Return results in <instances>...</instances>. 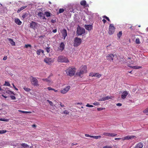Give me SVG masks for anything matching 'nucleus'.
I'll use <instances>...</instances> for the list:
<instances>
[{"mask_svg":"<svg viewBox=\"0 0 148 148\" xmlns=\"http://www.w3.org/2000/svg\"><path fill=\"white\" fill-rule=\"evenodd\" d=\"M87 66L86 65L82 66L79 70L76 72V75L77 76L82 77L83 74L87 72Z\"/></svg>","mask_w":148,"mask_h":148,"instance_id":"f257e3e1","label":"nucleus"},{"mask_svg":"<svg viewBox=\"0 0 148 148\" xmlns=\"http://www.w3.org/2000/svg\"><path fill=\"white\" fill-rule=\"evenodd\" d=\"M76 71L75 68L70 67L65 70V72L67 75L72 77L75 75Z\"/></svg>","mask_w":148,"mask_h":148,"instance_id":"f03ea898","label":"nucleus"},{"mask_svg":"<svg viewBox=\"0 0 148 148\" xmlns=\"http://www.w3.org/2000/svg\"><path fill=\"white\" fill-rule=\"evenodd\" d=\"M1 94H2V96L5 98H7L9 97L10 95L12 94L14 95H16L14 94L12 91L9 90L8 88L5 89V90L3 89V91L1 93Z\"/></svg>","mask_w":148,"mask_h":148,"instance_id":"7ed1b4c3","label":"nucleus"},{"mask_svg":"<svg viewBox=\"0 0 148 148\" xmlns=\"http://www.w3.org/2000/svg\"><path fill=\"white\" fill-rule=\"evenodd\" d=\"M57 61L59 62L67 63L69 62V60L66 57L60 55L59 56L58 58Z\"/></svg>","mask_w":148,"mask_h":148,"instance_id":"20e7f679","label":"nucleus"},{"mask_svg":"<svg viewBox=\"0 0 148 148\" xmlns=\"http://www.w3.org/2000/svg\"><path fill=\"white\" fill-rule=\"evenodd\" d=\"M82 41L80 38L75 37L74 39V46L75 47H78L81 43Z\"/></svg>","mask_w":148,"mask_h":148,"instance_id":"39448f33","label":"nucleus"},{"mask_svg":"<svg viewBox=\"0 0 148 148\" xmlns=\"http://www.w3.org/2000/svg\"><path fill=\"white\" fill-rule=\"evenodd\" d=\"M115 28L113 24H111L110 25L109 28L108 33L110 35H112L114 32Z\"/></svg>","mask_w":148,"mask_h":148,"instance_id":"423d86ee","label":"nucleus"},{"mask_svg":"<svg viewBox=\"0 0 148 148\" xmlns=\"http://www.w3.org/2000/svg\"><path fill=\"white\" fill-rule=\"evenodd\" d=\"M30 81L32 84L34 86H38V80L36 78L32 77Z\"/></svg>","mask_w":148,"mask_h":148,"instance_id":"0eeeda50","label":"nucleus"},{"mask_svg":"<svg viewBox=\"0 0 148 148\" xmlns=\"http://www.w3.org/2000/svg\"><path fill=\"white\" fill-rule=\"evenodd\" d=\"M85 32V29L84 28H77V34L78 35H81Z\"/></svg>","mask_w":148,"mask_h":148,"instance_id":"6e6552de","label":"nucleus"},{"mask_svg":"<svg viewBox=\"0 0 148 148\" xmlns=\"http://www.w3.org/2000/svg\"><path fill=\"white\" fill-rule=\"evenodd\" d=\"M44 61L48 64H50L54 62V60L50 58H46L44 59Z\"/></svg>","mask_w":148,"mask_h":148,"instance_id":"1a4fd4ad","label":"nucleus"},{"mask_svg":"<svg viewBox=\"0 0 148 148\" xmlns=\"http://www.w3.org/2000/svg\"><path fill=\"white\" fill-rule=\"evenodd\" d=\"M71 87L70 86H68L65 88L61 90L60 92L62 94H65L66 93L70 90Z\"/></svg>","mask_w":148,"mask_h":148,"instance_id":"9d476101","label":"nucleus"},{"mask_svg":"<svg viewBox=\"0 0 148 148\" xmlns=\"http://www.w3.org/2000/svg\"><path fill=\"white\" fill-rule=\"evenodd\" d=\"M114 56V55L112 53L108 54L106 56V59L110 61H113Z\"/></svg>","mask_w":148,"mask_h":148,"instance_id":"9b49d317","label":"nucleus"},{"mask_svg":"<svg viewBox=\"0 0 148 148\" xmlns=\"http://www.w3.org/2000/svg\"><path fill=\"white\" fill-rule=\"evenodd\" d=\"M65 45L63 42H61L58 47V51L62 52L65 48Z\"/></svg>","mask_w":148,"mask_h":148,"instance_id":"f8f14e48","label":"nucleus"},{"mask_svg":"<svg viewBox=\"0 0 148 148\" xmlns=\"http://www.w3.org/2000/svg\"><path fill=\"white\" fill-rule=\"evenodd\" d=\"M128 94V92L126 91H123L121 95V98L123 99H125Z\"/></svg>","mask_w":148,"mask_h":148,"instance_id":"ddd939ff","label":"nucleus"},{"mask_svg":"<svg viewBox=\"0 0 148 148\" xmlns=\"http://www.w3.org/2000/svg\"><path fill=\"white\" fill-rule=\"evenodd\" d=\"M37 25V23L35 22L32 21L30 24V27L31 28L35 29Z\"/></svg>","mask_w":148,"mask_h":148,"instance_id":"4468645a","label":"nucleus"},{"mask_svg":"<svg viewBox=\"0 0 148 148\" xmlns=\"http://www.w3.org/2000/svg\"><path fill=\"white\" fill-rule=\"evenodd\" d=\"M85 28L88 31H90L92 29V25H85Z\"/></svg>","mask_w":148,"mask_h":148,"instance_id":"2eb2a0df","label":"nucleus"},{"mask_svg":"<svg viewBox=\"0 0 148 148\" xmlns=\"http://www.w3.org/2000/svg\"><path fill=\"white\" fill-rule=\"evenodd\" d=\"M135 136H127L124 138L123 140L132 139L134 138Z\"/></svg>","mask_w":148,"mask_h":148,"instance_id":"dca6fc26","label":"nucleus"},{"mask_svg":"<svg viewBox=\"0 0 148 148\" xmlns=\"http://www.w3.org/2000/svg\"><path fill=\"white\" fill-rule=\"evenodd\" d=\"M62 36L64 37V39H65L66 37L67 36V32L66 30L65 29H64L62 30Z\"/></svg>","mask_w":148,"mask_h":148,"instance_id":"f3484780","label":"nucleus"},{"mask_svg":"<svg viewBox=\"0 0 148 148\" xmlns=\"http://www.w3.org/2000/svg\"><path fill=\"white\" fill-rule=\"evenodd\" d=\"M143 146V144L141 143H139L136 145L134 148H142Z\"/></svg>","mask_w":148,"mask_h":148,"instance_id":"a211bd4d","label":"nucleus"},{"mask_svg":"<svg viewBox=\"0 0 148 148\" xmlns=\"http://www.w3.org/2000/svg\"><path fill=\"white\" fill-rule=\"evenodd\" d=\"M15 22L16 24L19 25H20L22 23L21 22L18 18L15 19Z\"/></svg>","mask_w":148,"mask_h":148,"instance_id":"6ab92c4d","label":"nucleus"},{"mask_svg":"<svg viewBox=\"0 0 148 148\" xmlns=\"http://www.w3.org/2000/svg\"><path fill=\"white\" fill-rule=\"evenodd\" d=\"M8 40L10 41V43L12 46H14L15 45V42L13 40V39L10 38H8Z\"/></svg>","mask_w":148,"mask_h":148,"instance_id":"aec40b11","label":"nucleus"},{"mask_svg":"<svg viewBox=\"0 0 148 148\" xmlns=\"http://www.w3.org/2000/svg\"><path fill=\"white\" fill-rule=\"evenodd\" d=\"M128 66H129L130 67H131L135 69H139L141 68L142 67L141 66H130V65L129 64H128Z\"/></svg>","mask_w":148,"mask_h":148,"instance_id":"412c9836","label":"nucleus"},{"mask_svg":"<svg viewBox=\"0 0 148 148\" xmlns=\"http://www.w3.org/2000/svg\"><path fill=\"white\" fill-rule=\"evenodd\" d=\"M41 52L42 53H44L43 50L40 49H39L38 50L36 51L37 54L38 55H40V53Z\"/></svg>","mask_w":148,"mask_h":148,"instance_id":"4be33fe9","label":"nucleus"},{"mask_svg":"<svg viewBox=\"0 0 148 148\" xmlns=\"http://www.w3.org/2000/svg\"><path fill=\"white\" fill-rule=\"evenodd\" d=\"M27 7V6H23V7H21V8H19L18 10L17 11V12L18 13H19L21 11H22L23 9H25V8H26Z\"/></svg>","mask_w":148,"mask_h":148,"instance_id":"5701e85b","label":"nucleus"},{"mask_svg":"<svg viewBox=\"0 0 148 148\" xmlns=\"http://www.w3.org/2000/svg\"><path fill=\"white\" fill-rule=\"evenodd\" d=\"M90 138H93L96 139L98 138H101V136L100 135L95 136H91Z\"/></svg>","mask_w":148,"mask_h":148,"instance_id":"b1692460","label":"nucleus"},{"mask_svg":"<svg viewBox=\"0 0 148 148\" xmlns=\"http://www.w3.org/2000/svg\"><path fill=\"white\" fill-rule=\"evenodd\" d=\"M45 15L47 17H49L50 16L51 14L49 12H45Z\"/></svg>","mask_w":148,"mask_h":148,"instance_id":"393cba45","label":"nucleus"},{"mask_svg":"<svg viewBox=\"0 0 148 148\" xmlns=\"http://www.w3.org/2000/svg\"><path fill=\"white\" fill-rule=\"evenodd\" d=\"M86 1L85 0H83L80 2V4L82 6H85L86 4Z\"/></svg>","mask_w":148,"mask_h":148,"instance_id":"a878e982","label":"nucleus"},{"mask_svg":"<svg viewBox=\"0 0 148 148\" xmlns=\"http://www.w3.org/2000/svg\"><path fill=\"white\" fill-rule=\"evenodd\" d=\"M44 14L43 13L40 12L38 13L37 15L40 18H42Z\"/></svg>","mask_w":148,"mask_h":148,"instance_id":"bb28decb","label":"nucleus"},{"mask_svg":"<svg viewBox=\"0 0 148 148\" xmlns=\"http://www.w3.org/2000/svg\"><path fill=\"white\" fill-rule=\"evenodd\" d=\"M21 146L24 148H27L29 147V146L27 144L23 143L21 144Z\"/></svg>","mask_w":148,"mask_h":148,"instance_id":"cd10ccee","label":"nucleus"},{"mask_svg":"<svg viewBox=\"0 0 148 148\" xmlns=\"http://www.w3.org/2000/svg\"><path fill=\"white\" fill-rule=\"evenodd\" d=\"M23 89L27 92H29L30 90H31V89L28 88H27L25 86L23 88Z\"/></svg>","mask_w":148,"mask_h":148,"instance_id":"c85d7f7f","label":"nucleus"},{"mask_svg":"<svg viewBox=\"0 0 148 148\" xmlns=\"http://www.w3.org/2000/svg\"><path fill=\"white\" fill-rule=\"evenodd\" d=\"M122 31H120V32H119V33L117 34V36L119 38H120V37L121 36V35H122Z\"/></svg>","mask_w":148,"mask_h":148,"instance_id":"c756f323","label":"nucleus"},{"mask_svg":"<svg viewBox=\"0 0 148 148\" xmlns=\"http://www.w3.org/2000/svg\"><path fill=\"white\" fill-rule=\"evenodd\" d=\"M64 11V10L63 8H60L59 9L58 14L63 12Z\"/></svg>","mask_w":148,"mask_h":148,"instance_id":"7c9ffc66","label":"nucleus"},{"mask_svg":"<svg viewBox=\"0 0 148 148\" xmlns=\"http://www.w3.org/2000/svg\"><path fill=\"white\" fill-rule=\"evenodd\" d=\"M101 75L98 73H95V77H96L98 78H99L101 76Z\"/></svg>","mask_w":148,"mask_h":148,"instance_id":"2f4dec72","label":"nucleus"},{"mask_svg":"<svg viewBox=\"0 0 148 148\" xmlns=\"http://www.w3.org/2000/svg\"><path fill=\"white\" fill-rule=\"evenodd\" d=\"M136 42L137 44H139L140 42L138 38H137L136 40Z\"/></svg>","mask_w":148,"mask_h":148,"instance_id":"473e14b6","label":"nucleus"},{"mask_svg":"<svg viewBox=\"0 0 148 148\" xmlns=\"http://www.w3.org/2000/svg\"><path fill=\"white\" fill-rule=\"evenodd\" d=\"M42 80L43 81H45V82H51L50 80L49 79L47 78L43 79H42Z\"/></svg>","mask_w":148,"mask_h":148,"instance_id":"72a5a7b5","label":"nucleus"},{"mask_svg":"<svg viewBox=\"0 0 148 148\" xmlns=\"http://www.w3.org/2000/svg\"><path fill=\"white\" fill-rule=\"evenodd\" d=\"M47 101L49 103V104L51 106H53V103L51 101H50L49 100H47Z\"/></svg>","mask_w":148,"mask_h":148,"instance_id":"f704fd0d","label":"nucleus"},{"mask_svg":"<svg viewBox=\"0 0 148 148\" xmlns=\"http://www.w3.org/2000/svg\"><path fill=\"white\" fill-rule=\"evenodd\" d=\"M102 17L104 19H106L109 22L110 21V20L109 18L106 16H102Z\"/></svg>","mask_w":148,"mask_h":148,"instance_id":"c9c22d12","label":"nucleus"},{"mask_svg":"<svg viewBox=\"0 0 148 148\" xmlns=\"http://www.w3.org/2000/svg\"><path fill=\"white\" fill-rule=\"evenodd\" d=\"M4 85L10 86V84L9 82L5 81V82Z\"/></svg>","mask_w":148,"mask_h":148,"instance_id":"e433bc0d","label":"nucleus"},{"mask_svg":"<svg viewBox=\"0 0 148 148\" xmlns=\"http://www.w3.org/2000/svg\"><path fill=\"white\" fill-rule=\"evenodd\" d=\"M103 135H104L106 136H109L110 133L104 132L103 133Z\"/></svg>","mask_w":148,"mask_h":148,"instance_id":"4c0bfd02","label":"nucleus"},{"mask_svg":"<svg viewBox=\"0 0 148 148\" xmlns=\"http://www.w3.org/2000/svg\"><path fill=\"white\" fill-rule=\"evenodd\" d=\"M7 132V131L6 130H0V134H3L6 133Z\"/></svg>","mask_w":148,"mask_h":148,"instance_id":"58836bf2","label":"nucleus"},{"mask_svg":"<svg viewBox=\"0 0 148 148\" xmlns=\"http://www.w3.org/2000/svg\"><path fill=\"white\" fill-rule=\"evenodd\" d=\"M117 135V134L114 133H110L109 136H115Z\"/></svg>","mask_w":148,"mask_h":148,"instance_id":"ea45409f","label":"nucleus"},{"mask_svg":"<svg viewBox=\"0 0 148 148\" xmlns=\"http://www.w3.org/2000/svg\"><path fill=\"white\" fill-rule=\"evenodd\" d=\"M105 108H97V110L98 111H101L103 110H105Z\"/></svg>","mask_w":148,"mask_h":148,"instance_id":"a19ab883","label":"nucleus"},{"mask_svg":"<svg viewBox=\"0 0 148 148\" xmlns=\"http://www.w3.org/2000/svg\"><path fill=\"white\" fill-rule=\"evenodd\" d=\"M63 113L65 114H68L69 113V112L67 110H64Z\"/></svg>","mask_w":148,"mask_h":148,"instance_id":"79ce46f5","label":"nucleus"},{"mask_svg":"<svg viewBox=\"0 0 148 148\" xmlns=\"http://www.w3.org/2000/svg\"><path fill=\"white\" fill-rule=\"evenodd\" d=\"M143 112L144 113H147L148 112V107L145 110H143Z\"/></svg>","mask_w":148,"mask_h":148,"instance_id":"37998d69","label":"nucleus"},{"mask_svg":"<svg viewBox=\"0 0 148 148\" xmlns=\"http://www.w3.org/2000/svg\"><path fill=\"white\" fill-rule=\"evenodd\" d=\"M45 49H46V51L47 53H49L50 51V48L47 47Z\"/></svg>","mask_w":148,"mask_h":148,"instance_id":"c03bdc74","label":"nucleus"},{"mask_svg":"<svg viewBox=\"0 0 148 148\" xmlns=\"http://www.w3.org/2000/svg\"><path fill=\"white\" fill-rule=\"evenodd\" d=\"M93 104L95 106H99L100 105L99 103L98 102H94L93 103Z\"/></svg>","mask_w":148,"mask_h":148,"instance_id":"a18cd8bd","label":"nucleus"},{"mask_svg":"<svg viewBox=\"0 0 148 148\" xmlns=\"http://www.w3.org/2000/svg\"><path fill=\"white\" fill-rule=\"evenodd\" d=\"M95 73H91L89 74V76L91 77H95Z\"/></svg>","mask_w":148,"mask_h":148,"instance_id":"49530a36","label":"nucleus"},{"mask_svg":"<svg viewBox=\"0 0 148 148\" xmlns=\"http://www.w3.org/2000/svg\"><path fill=\"white\" fill-rule=\"evenodd\" d=\"M25 47L26 48H27L28 47L31 48V45L30 44L25 45Z\"/></svg>","mask_w":148,"mask_h":148,"instance_id":"de8ad7c7","label":"nucleus"},{"mask_svg":"<svg viewBox=\"0 0 148 148\" xmlns=\"http://www.w3.org/2000/svg\"><path fill=\"white\" fill-rule=\"evenodd\" d=\"M86 107H93V106L91 105H90L88 103H87V105H86Z\"/></svg>","mask_w":148,"mask_h":148,"instance_id":"09e8293b","label":"nucleus"},{"mask_svg":"<svg viewBox=\"0 0 148 148\" xmlns=\"http://www.w3.org/2000/svg\"><path fill=\"white\" fill-rule=\"evenodd\" d=\"M10 97L12 100H14L16 99L15 97L14 96L11 95L10 96Z\"/></svg>","mask_w":148,"mask_h":148,"instance_id":"8fccbe9b","label":"nucleus"},{"mask_svg":"<svg viewBox=\"0 0 148 148\" xmlns=\"http://www.w3.org/2000/svg\"><path fill=\"white\" fill-rule=\"evenodd\" d=\"M103 148H112V147L111 146L107 145L104 146Z\"/></svg>","mask_w":148,"mask_h":148,"instance_id":"3c124183","label":"nucleus"},{"mask_svg":"<svg viewBox=\"0 0 148 148\" xmlns=\"http://www.w3.org/2000/svg\"><path fill=\"white\" fill-rule=\"evenodd\" d=\"M105 99V100H108L110 99V97L109 96H106L105 97H104Z\"/></svg>","mask_w":148,"mask_h":148,"instance_id":"603ef678","label":"nucleus"},{"mask_svg":"<svg viewBox=\"0 0 148 148\" xmlns=\"http://www.w3.org/2000/svg\"><path fill=\"white\" fill-rule=\"evenodd\" d=\"M47 89L49 90H54V88H51V87H48L47 88Z\"/></svg>","mask_w":148,"mask_h":148,"instance_id":"864d4df0","label":"nucleus"},{"mask_svg":"<svg viewBox=\"0 0 148 148\" xmlns=\"http://www.w3.org/2000/svg\"><path fill=\"white\" fill-rule=\"evenodd\" d=\"M3 89L1 88V87L0 86V94H1L3 92Z\"/></svg>","mask_w":148,"mask_h":148,"instance_id":"5fc2aeb1","label":"nucleus"},{"mask_svg":"<svg viewBox=\"0 0 148 148\" xmlns=\"http://www.w3.org/2000/svg\"><path fill=\"white\" fill-rule=\"evenodd\" d=\"M7 119H2V118H1L0 119V121H7Z\"/></svg>","mask_w":148,"mask_h":148,"instance_id":"6e6d98bb","label":"nucleus"},{"mask_svg":"<svg viewBox=\"0 0 148 148\" xmlns=\"http://www.w3.org/2000/svg\"><path fill=\"white\" fill-rule=\"evenodd\" d=\"M27 16V14H23L22 16V17L23 18H25Z\"/></svg>","mask_w":148,"mask_h":148,"instance_id":"4d7b16f0","label":"nucleus"},{"mask_svg":"<svg viewBox=\"0 0 148 148\" xmlns=\"http://www.w3.org/2000/svg\"><path fill=\"white\" fill-rule=\"evenodd\" d=\"M99 101H105V100L104 98L103 97V98H101V99H99Z\"/></svg>","mask_w":148,"mask_h":148,"instance_id":"13d9d810","label":"nucleus"},{"mask_svg":"<svg viewBox=\"0 0 148 148\" xmlns=\"http://www.w3.org/2000/svg\"><path fill=\"white\" fill-rule=\"evenodd\" d=\"M85 136L88 137H90V138L91 135H89V134H85Z\"/></svg>","mask_w":148,"mask_h":148,"instance_id":"bf43d9fd","label":"nucleus"},{"mask_svg":"<svg viewBox=\"0 0 148 148\" xmlns=\"http://www.w3.org/2000/svg\"><path fill=\"white\" fill-rule=\"evenodd\" d=\"M60 105L62 107H63L64 106L63 104H62L61 102H60Z\"/></svg>","mask_w":148,"mask_h":148,"instance_id":"052dcab7","label":"nucleus"},{"mask_svg":"<svg viewBox=\"0 0 148 148\" xmlns=\"http://www.w3.org/2000/svg\"><path fill=\"white\" fill-rule=\"evenodd\" d=\"M121 139V138H114L115 140H120Z\"/></svg>","mask_w":148,"mask_h":148,"instance_id":"680f3d73","label":"nucleus"},{"mask_svg":"<svg viewBox=\"0 0 148 148\" xmlns=\"http://www.w3.org/2000/svg\"><path fill=\"white\" fill-rule=\"evenodd\" d=\"M43 16L42 17V19L43 20V19H45V20H46V18L45 17V14H43Z\"/></svg>","mask_w":148,"mask_h":148,"instance_id":"e2e57ef3","label":"nucleus"},{"mask_svg":"<svg viewBox=\"0 0 148 148\" xmlns=\"http://www.w3.org/2000/svg\"><path fill=\"white\" fill-rule=\"evenodd\" d=\"M19 111L23 113H27V111H22L21 110H19Z\"/></svg>","mask_w":148,"mask_h":148,"instance_id":"0e129e2a","label":"nucleus"},{"mask_svg":"<svg viewBox=\"0 0 148 148\" xmlns=\"http://www.w3.org/2000/svg\"><path fill=\"white\" fill-rule=\"evenodd\" d=\"M102 21L103 22V23L104 24H105L106 22V20L105 19H103Z\"/></svg>","mask_w":148,"mask_h":148,"instance_id":"69168bd1","label":"nucleus"},{"mask_svg":"<svg viewBox=\"0 0 148 148\" xmlns=\"http://www.w3.org/2000/svg\"><path fill=\"white\" fill-rule=\"evenodd\" d=\"M116 105L118 106H121L122 105V104L121 103H118L116 104Z\"/></svg>","mask_w":148,"mask_h":148,"instance_id":"338daca9","label":"nucleus"},{"mask_svg":"<svg viewBox=\"0 0 148 148\" xmlns=\"http://www.w3.org/2000/svg\"><path fill=\"white\" fill-rule=\"evenodd\" d=\"M57 29H54L53 30V32L54 33H56V32H57Z\"/></svg>","mask_w":148,"mask_h":148,"instance_id":"774afa93","label":"nucleus"}]
</instances>
